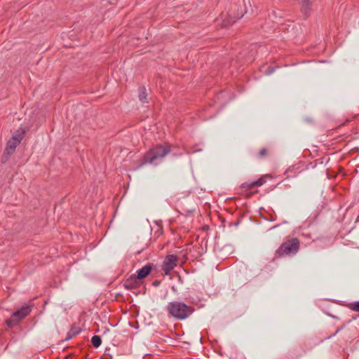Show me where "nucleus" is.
I'll list each match as a JSON object with an SVG mask.
<instances>
[{
  "mask_svg": "<svg viewBox=\"0 0 359 359\" xmlns=\"http://www.w3.org/2000/svg\"><path fill=\"white\" fill-rule=\"evenodd\" d=\"M267 153H268L267 149H265V148H263V149H262L259 151V154H258V155H257V158H263L264 157H265V156H266Z\"/></svg>",
  "mask_w": 359,
  "mask_h": 359,
  "instance_id": "nucleus-15",
  "label": "nucleus"
},
{
  "mask_svg": "<svg viewBox=\"0 0 359 359\" xmlns=\"http://www.w3.org/2000/svg\"><path fill=\"white\" fill-rule=\"evenodd\" d=\"M299 241L297 238H292L282 243L276 250V255L278 257L294 255L299 251Z\"/></svg>",
  "mask_w": 359,
  "mask_h": 359,
  "instance_id": "nucleus-3",
  "label": "nucleus"
},
{
  "mask_svg": "<svg viewBox=\"0 0 359 359\" xmlns=\"http://www.w3.org/2000/svg\"><path fill=\"white\" fill-rule=\"evenodd\" d=\"M266 177V176H262L256 181L243 183L242 184L241 187L245 188L247 189H251L255 187H260L266 182V180H265Z\"/></svg>",
  "mask_w": 359,
  "mask_h": 359,
  "instance_id": "nucleus-8",
  "label": "nucleus"
},
{
  "mask_svg": "<svg viewBox=\"0 0 359 359\" xmlns=\"http://www.w3.org/2000/svg\"><path fill=\"white\" fill-rule=\"evenodd\" d=\"M151 265L147 264L143 266L142 269H139L137 271V277L141 280L142 279L146 278L151 271Z\"/></svg>",
  "mask_w": 359,
  "mask_h": 359,
  "instance_id": "nucleus-9",
  "label": "nucleus"
},
{
  "mask_svg": "<svg viewBox=\"0 0 359 359\" xmlns=\"http://www.w3.org/2000/svg\"><path fill=\"white\" fill-rule=\"evenodd\" d=\"M348 307L351 311L359 312V301L351 303Z\"/></svg>",
  "mask_w": 359,
  "mask_h": 359,
  "instance_id": "nucleus-13",
  "label": "nucleus"
},
{
  "mask_svg": "<svg viewBox=\"0 0 359 359\" xmlns=\"http://www.w3.org/2000/svg\"><path fill=\"white\" fill-rule=\"evenodd\" d=\"M300 1L302 4V11L307 17L310 13L312 0H300Z\"/></svg>",
  "mask_w": 359,
  "mask_h": 359,
  "instance_id": "nucleus-10",
  "label": "nucleus"
},
{
  "mask_svg": "<svg viewBox=\"0 0 359 359\" xmlns=\"http://www.w3.org/2000/svg\"><path fill=\"white\" fill-rule=\"evenodd\" d=\"M195 309L193 306L181 301H172L166 306V311L169 316L177 320H184L189 318Z\"/></svg>",
  "mask_w": 359,
  "mask_h": 359,
  "instance_id": "nucleus-1",
  "label": "nucleus"
},
{
  "mask_svg": "<svg viewBox=\"0 0 359 359\" xmlns=\"http://www.w3.org/2000/svg\"><path fill=\"white\" fill-rule=\"evenodd\" d=\"M170 151L171 145L170 144H157L144 154L141 165L158 164L156 161L162 159Z\"/></svg>",
  "mask_w": 359,
  "mask_h": 359,
  "instance_id": "nucleus-2",
  "label": "nucleus"
},
{
  "mask_svg": "<svg viewBox=\"0 0 359 359\" xmlns=\"http://www.w3.org/2000/svg\"><path fill=\"white\" fill-rule=\"evenodd\" d=\"M140 283L141 280L135 275H132L124 281L123 286L127 290H132L139 287Z\"/></svg>",
  "mask_w": 359,
  "mask_h": 359,
  "instance_id": "nucleus-7",
  "label": "nucleus"
},
{
  "mask_svg": "<svg viewBox=\"0 0 359 359\" xmlns=\"http://www.w3.org/2000/svg\"><path fill=\"white\" fill-rule=\"evenodd\" d=\"M242 16H243V15H241L240 16H237V17H233V19L231 22L224 21L223 26H230L231 25L234 23L237 20L240 19Z\"/></svg>",
  "mask_w": 359,
  "mask_h": 359,
  "instance_id": "nucleus-14",
  "label": "nucleus"
},
{
  "mask_svg": "<svg viewBox=\"0 0 359 359\" xmlns=\"http://www.w3.org/2000/svg\"><path fill=\"white\" fill-rule=\"evenodd\" d=\"M159 284H160V282H159V281H158V280H156V281H154V282L153 283V285H154V286H158V285H159Z\"/></svg>",
  "mask_w": 359,
  "mask_h": 359,
  "instance_id": "nucleus-17",
  "label": "nucleus"
},
{
  "mask_svg": "<svg viewBox=\"0 0 359 359\" xmlns=\"http://www.w3.org/2000/svg\"><path fill=\"white\" fill-rule=\"evenodd\" d=\"M147 90L144 86H142L139 88L138 97L141 102L146 103L147 102Z\"/></svg>",
  "mask_w": 359,
  "mask_h": 359,
  "instance_id": "nucleus-11",
  "label": "nucleus"
},
{
  "mask_svg": "<svg viewBox=\"0 0 359 359\" xmlns=\"http://www.w3.org/2000/svg\"><path fill=\"white\" fill-rule=\"evenodd\" d=\"M274 72V69L273 67H269L266 70V74H271Z\"/></svg>",
  "mask_w": 359,
  "mask_h": 359,
  "instance_id": "nucleus-16",
  "label": "nucleus"
},
{
  "mask_svg": "<svg viewBox=\"0 0 359 359\" xmlns=\"http://www.w3.org/2000/svg\"><path fill=\"white\" fill-rule=\"evenodd\" d=\"M32 309L31 305H23L20 309L15 311L6 323L9 327H13L20 320L29 314Z\"/></svg>",
  "mask_w": 359,
  "mask_h": 359,
  "instance_id": "nucleus-4",
  "label": "nucleus"
},
{
  "mask_svg": "<svg viewBox=\"0 0 359 359\" xmlns=\"http://www.w3.org/2000/svg\"><path fill=\"white\" fill-rule=\"evenodd\" d=\"M91 343L94 347L97 348L101 345L102 339L101 337L98 335H94L91 338Z\"/></svg>",
  "mask_w": 359,
  "mask_h": 359,
  "instance_id": "nucleus-12",
  "label": "nucleus"
},
{
  "mask_svg": "<svg viewBox=\"0 0 359 359\" xmlns=\"http://www.w3.org/2000/svg\"><path fill=\"white\" fill-rule=\"evenodd\" d=\"M25 131L22 129L18 130L17 132L13 135L11 139L8 141L4 154L11 155L12 154L17 146L21 142L24 137Z\"/></svg>",
  "mask_w": 359,
  "mask_h": 359,
  "instance_id": "nucleus-5",
  "label": "nucleus"
},
{
  "mask_svg": "<svg viewBox=\"0 0 359 359\" xmlns=\"http://www.w3.org/2000/svg\"><path fill=\"white\" fill-rule=\"evenodd\" d=\"M178 257L175 255H168L163 262L161 270L165 275H169L171 271L177 266Z\"/></svg>",
  "mask_w": 359,
  "mask_h": 359,
  "instance_id": "nucleus-6",
  "label": "nucleus"
}]
</instances>
